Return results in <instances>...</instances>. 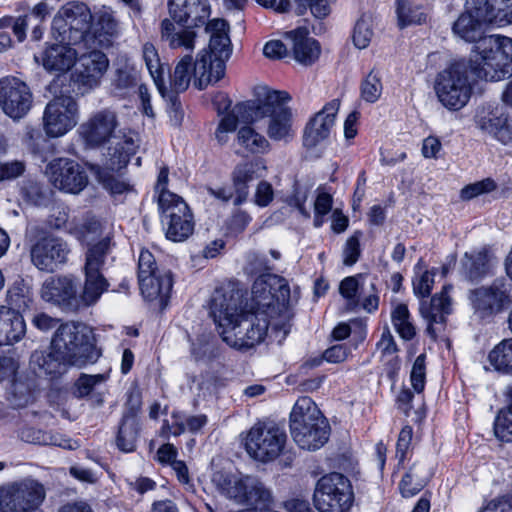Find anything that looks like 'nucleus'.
I'll return each mask as SVG.
<instances>
[{"mask_svg":"<svg viewBox=\"0 0 512 512\" xmlns=\"http://www.w3.org/2000/svg\"><path fill=\"white\" fill-rule=\"evenodd\" d=\"M205 29L211 34L209 50H201L195 60L192 52H185L176 63L171 75V87L176 93L186 91L192 77L194 86L202 90L225 75V62L232 53L228 24L223 19H213L207 23Z\"/></svg>","mask_w":512,"mask_h":512,"instance_id":"nucleus-1","label":"nucleus"},{"mask_svg":"<svg viewBox=\"0 0 512 512\" xmlns=\"http://www.w3.org/2000/svg\"><path fill=\"white\" fill-rule=\"evenodd\" d=\"M487 25L467 9L453 23L454 35L466 42H476L472 69L485 81H500L512 75V39L501 35L484 34Z\"/></svg>","mask_w":512,"mask_h":512,"instance_id":"nucleus-2","label":"nucleus"},{"mask_svg":"<svg viewBox=\"0 0 512 512\" xmlns=\"http://www.w3.org/2000/svg\"><path fill=\"white\" fill-rule=\"evenodd\" d=\"M167 9L170 18L160 23L161 40L172 50L193 52L197 38L193 29L209 22V0H168Z\"/></svg>","mask_w":512,"mask_h":512,"instance_id":"nucleus-3","label":"nucleus"},{"mask_svg":"<svg viewBox=\"0 0 512 512\" xmlns=\"http://www.w3.org/2000/svg\"><path fill=\"white\" fill-rule=\"evenodd\" d=\"M291 291L287 280L276 274H262L252 285V310L264 311L271 319L273 332L282 333L284 339L290 331L292 313L289 309Z\"/></svg>","mask_w":512,"mask_h":512,"instance_id":"nucleus-4","label":"nucleus"},{"mask_svg":"<svg viewBox=\"0 0 512 512\" xmlns=\"http://www.w3.org/2000/svg\"><path fill=\"white\" fill-rule=\"evenodd\" d=\"M290 99V95L285 91L261 88L254 101L241 104L237 109L249 110L252 121L268 117V137L274 141H286L293 136L292 111L286 105Z\"/></svg>","mask_w":512,"mask_h":512,"instance_id":"nucleus-5","label":"nucleus"},{"mask_svg":"<svg viewBox=\"0 0 512 512\" xmlns=\"http://www.w3.org/2000/svg\"><path fill=\"white\" fill-rule=\"evenodd\" d=\"M290 432L300 448L317 450L328 441L330 426L314 401L301 397L290 414Z\"/></svg>","mask_w":512,"mask_h":512,"instance_id":"nucleus-6","label":"nucleus"},{"mask_svg":"<svg viewBox=\"0 0 512 512\" xmlns=\"http://www.w3.org/2000/svg\"><path fill=\"white\" fill-rule=\"evenodd\" d=\"M51 349L68 359L69 365L82 367L100 357L92 332L82 324L67 322L60 325L51 341Z\"/></svg>","mask_w":512,"mask_h":512,"instance_id":"nucleus-7","label":"nucleus"},{"mask_svg":"<svg viewBox=\"0 0 512 512\" xmlns=\"http://www.w3.org/2000/svg\"><path fill=\"white\" fill-rule=\"evenodd\" d=\"M473 60H459L440 71L434 81V91L438 101L448 110L458 111L465 107L472 95L469 73Z\"/></svg>","mask_w":512,"mask_h":512,"instance_id":"nucleus-8","label":"nucleus"},{"mask_svg":"<svg viewBox=\"0 0 512 512\" xmlns=\"http://www.w3.org/2000/svg\"><path fill=\"white\" fill-rule=\"evenodd\" d=\"M211 481L220 494L237 504L256 506L268 505L272 500L271 491L257 478L237 475L226 470L213 472Z\"/></svg>","mask_w":512,"mask_h":512,"instance_id":"nucleus-9","label":"nucleus"},{"mask_svg":"<svg viewBox=\"0 0 512 512\" xmlns=\"http://www.w3.org/2000/svg\"><path fill=\"white\" fill-rule=\"evenodd\" d=\"M113 246L112 236L109 234L87 246L83 266L85 281L80 295L85 305L95 304L109 287V283L104 277L103 270L112 252Z\"/></svg>","mask_w":512,"mask_h":512,"instance_id":"nucleus-10","label":"nucleus"},{"mask_svg":"<svg viewBox=\"0 0 512 512\" xmlns=\"http://www.w3.org/2000/svg\"><path fill=\"white\" fill-rule=\"evenodd\" d=\"M264 311L242 312L219 333L225 343L237 350H248L264 341L268 328L277 322Z\"/></svg>","mask_w":512,"mask_h":512,"instance_id":"nucleus-11","label":"nucleus"},{"mask_svg":"<svg viewBox=\"0 0 512 512\" xmlns=\"http://www.w3.org/2000/svg\"><path fill=\"white\" fill-rule=\"evenodd\" d=\"M93 16L83 2H69L62 6L52 21V35L60 42L77 45L90 38Z\"/></svg>","mask_w":512,"mask_h":512,"instance_id":"nucleus-12","label":"nucleus"},{"mask_svg":"<svg viewBox=\"0 0 512 512\" xmlns=\"http://www.w3.org/2000/svg\"><path fill=\"white\" fill-rule=\"evenodd\" d=\"M473 316L486 323L512 305V285L504 278L496 279L489 285H482L468 293Z\"/></svg>","mask_w":512,"mask_h":512,"instance_id":"nucleus-13","label":"nucleus"},{"mask_svg":"<svg viewBox=\"0 0 512 512\" xmlns=\"http://www.w3.org/2000/svg\"><path fill=\"white\" fill-rule=\"evenodd\" d=\"M313 502L319 512H348L353 503L349 479L337 472L324 475L317 481Z\"/></svg>","mask_w":512,"mask_h":512,"instance_id":"nucleus-14","label":"nucleus"},{"mask_svg":"<svg viewBox=\"0 0 512 512\" xmlns=\"http://www.w3.org/2000/svg\"><path fill=\"white\" fill-rule=\"evenodd\" d=\"M286 439L285 431L275 422L258 421L248 431L245 447L252 458L265 463L281 454Z\"/></svg>","mask_w":512,"mask_h":512,"instance_id":"nucleus-15","label":"nucleus"},{"mask_svg":"<svg viewBox=\"0 0 512 512\" xmlns=\"http://www.w3.org/2000/svg\"><path fill=\"white\" fill-rule=\"evenodd\" d=\"M45 498L44 485L27 477L0 487V511L27 512L39 508Z\"/></svg>","mask_w":512,"mask_h":512,"instance_id":"nucleus-16","label":"nucleus"},{"mask_svg":"<svg viewBox=\"0 0 512 512\" xmlns=\"http://www.w3.org/2000/svg\"><path fill=\"white\" fill-rule=\"evenodd\" d=\"M159 210L168 239L180 242L193 233V215L183 198L174 193H163L159 198Z\"/></svg>","mask_w":512,"mask_h":512,"instance_id":"nucleus-17","label":"nucleus"},{"mask_svg":"<svg viewBox=\"0 0 512 512\" xmlns=\"http://www.w3.org/2000/svg\"><path fill=\"white\" fill-rule=\"evenodd\" d=\"M32 264L40 271L54 272L68 261L71 249L68 243L56 236H27Z\"/></svg>","mask_w":512,"mask_h":512,"instance_id":"nucleus-18","label":"nucleus"},{"mask_svg":"<svg viewBox=\"0 0 512 512\" xmlns=\"http://www.w3.org/2000/svg\"><path fill=\"white\" fill-rule=\"evenodd\" d=\"M19 287L7 291L6 301L10 307L0 306V346L18 342L25 335L26 325L19 310L27 307L26 298Z\"/></svg>","mask_w":512,"mask_h":512,"instance_id":"nucleus-19","label":"nucleus"},{"mask_svg":"<svg viewBox=\"0 0 512 512\" xmlns=\"http://www.w3.org/2000/svg\"><path fill=\"white\" fill-rule=\"evenodd\" d=\"M78 121V104L72 96L62 95L52 99L45 108L43 127L49 137L65 135Z\"/></svg>","mask_w":512,"mask_h":512,"instance_id":"nucleus-20","label":"nucleus"},{"mask_svg":"<svg viewBox=\"0 0 512 512\" xmlns=\"http://www.w3.org/2000/svg\"><path fill=\"white\" fill-rule=\"evenodd\" d=\"M33 95L29 86L15 76L0 78V107L13 120H20L31 110Z\"/></svg>","mask_w":512,"mask_h":512,"instance_id":"nucleus-21","label":"nucleus"},{"mask_svg":"<svg viewBox=\"0 0 512 512\" xmlns=\"http://www.w3.org/2000/svg\"><path fill=\"white\" fill-rule=\"evenodd\" d=\"M119 126L117 113L109 108L94 112L79 127V134L85 144L97 148L116 137Z\"/></svg>","mask_w":512,"mask_h":512,"instance_id":"nucleus-22","label":"nucleus"},{"mask_svg":"<svg viewBox=\"0 0 512 512\" xmlns=\"http://www.w3.org/2000/svg\"><path fill=\"white\" fill-rule=\"evenodd\" d=\"M46 173L55 188L71 194L80 193L88 184L86 170L77 162L67 158L53 160Z\"/></svg>","mask_w":512,"mask_h":512,"instance_id":"nucleus-23","label":"nucleus"},{"mask_svg":"<svg viewBox=\"0 0 512 512\" xmlns=\"http://www.w3.org/2000/svg\"><path fill=\"white\" fill-rule=\"evenodd\" d=\"M452 285H444L439 293H436L430 301H422L420 313L427 320L426 333L432 340H436L444 333L447 316L452 313V298L450 293Z\"/></svg>","mask_w":512,"mask_h":512,"instance_id":"nucleus-24","label":"nucleus"},{"mask_svg":"<svg viewBox=\"0 0 512 512\" xmlns=\"http://www.w3.org/2000/svg\"><path fill=\"white\" fill-rule=\"evenodd\" d=\"M41 297L63 309H76L78 307L77 283L72 276H51L42 284Z\"/></svg>","mask_w":512,"mask_h":512,"instance_id":"nucleus-25","label":"nucleus"},{"mask_svg":"<svg viewBox=\"0 0 512 512\" xmlns=\"http://www.w3.org/2000/svg\"><path fill=\"white\" fill-rule=\"evenodd\" d=\"M241 299L238 291L233 288H217L210 300V314L219 331L226 328L240 315Z\"/></svg>","mask_w":512,"mask_h":512,"instance_id":"nucleus-26","label":"nucleus"},{"mask_svg":"<svg viewBox=\"0 0 512 512\" xmlns=\"http://www.w3.org/2000/svg\"><path fill=\"white\" fill-rule=\"evenodd\" d=\"M339 107L340 100L333 99L309 121L303 137V143L306 147L313 148L329 137Z\"/></svg>","mask_w":512,"mask_h":512,"instance_id":"nucleus-27","label":"nucleus"},{"mask_svg":"<svg viewBox=\"0 0 512 512\" xmlns=\"http://www.w3.org/2000/svg\"><path fill=\"white\" fill-rule=\"evenodd\" d=\"M76 80L89 89L97 87L109 67V60L102 51L92 50L78 56Z\"/></svg>","mask_w":512,"mask_h":512,"instance_id":"nucleus-28","label":"nucleus"},{"mask_svg":"<svg viewBox=\"0 0 512 512\" xmlns=\"http://www.w3.org/2000/svg\"><path fill=\"white\" fill-rule=\"evenodd\" d=\"M266 166L261 159L247 161L235 166L231 178L235 197L233 204L239 206L243 204L249 195V184L264 176Z\"/></svg>","mask_w":512,"mask_h":512,"instance_id":"nucleus-29","label":"nucleus"},{"mask_svg":"<svg viewBox=\"0 0 512 512\" xmlns=\"http://www.w3.org/2000/svg\"><path fill=\"white\" fill-rule=\"evenodd\" d=\"M71 45L60 42L47 46L41 54L43 67L50 72L65 73L69 71L78 58L77 51Z\"/></svg>","mask_w":512,"mask_h":512,"instance_id":"nucleus-30","label":"nucleus"},{"mask_svg":"<svg viewBox=\"0 0 512 512\" xmlns=\"http://www.w3.org/2000/svg\"><path fill=\"white\" fill-rule=\"evenodd\" d=\"M139 286L142 295L148 300L168 298L173 287V278L170 271L153 272L139 277Z\"/></svg>","mask_w":512,"mask_h":512,"instance_id":"nucleus-31","label":"nucleus"},{"mask_svg":"<svg viewBox=\"0 0 512 512\" xmlns=\"http://www.w3.org/2000/svg\"><path fill=\"white\" fill-rule=\"evenodd\" d=\"M293 41V52L295 59L304 65H311L320 55L321 48L313 38L307 37L305 28H298L287 33Z\"/></svg>","mask_w":512,"mask_h":512,"instance_id":"nucleus-32","label":"nucleus"},{"mask_svg":"<svg viewBox=\"0 0 512 512\" xmlns=\"http://www.w3.org/2000/svg\"><path fill=\"white\" fill-rule=\"evenodd\" d=\"M139 405H136L130 412H124L116 438L117 447L123 452H132L136 448V442L139 436V421L137 414Z\"/></svg>","mask_w":512,"mask_h":512,"instance_id":"nucleus-33","label":"nucleus"},{"mask_svg":"<svg viewBox=\"0 0 512 512\" xmlns=\"http://www.w3.org/2000/svg\"><path fill=\"white\" fill-rule=\"evenodd\" d=\"M30 365L39 374L56 376L61 374L62 368L69 365L68 359H62V355L51 349L49 353L35 351L30 357Z\"/></svg>","mask_w":512,"mask_h":512,"instance_id":"nucleus-34","label":"nucleus"},{"mask_svg":"<svg viewBox=\"0 0 512 512\" xmlns=\"http://www.w3.org/2000/svg\"><path fill=\"white\" fill-rule=\"evenodd\" d=\"M505 117L498 106L482 105L476 110L475 123L482 132L495 138L501 126L505 124Z\"/></svg>","mask_w":512,"mask_h":512,"instance_id":"nucleus-35","label":"nucleus"},{"mask_svg":"<svg viewBox=\"0 0 512 512\" xmlns=\"http://www.w3.org/2000/svg\"><path fill=\"white\" fill-rule=\"evenodd\" d=\"M493 255L482 249L476 253H465L463 266L470 280H479L490 273L493 266Z\"/></svg>","mask_w":512,"mask_h":512,"instance_id":"nucleus-36","label":"nucleus"},{"mask_svg":"<svg viewBox=\"0 0 512 512\" xmlns=\"http://www.w3.org/2000/svg\"><path fill=\"white\" fill-rule=\"evenodd\" d=\"M20 438L32 444L54 445L63 448L73 449L71 440L63 439L59 434L42 431L34 427H24L20 431Z\"/></svg>","mask_w":512,"mask_h":512,"instance_id":"nucleus-37","label":"nucleus"},{"mask_svg":"<svg viewBox=\"0 0 512 512\" xmlns=\"http://www.w3.org/2000/svg\"><path fill=\"white\" fill-rule=\"evenodd\" d=\"M142 57L146 67L161 93L164 89V66L160 61L157 49L152 43H145L142 47Z\"/></svg>","mask_w":512,"mask_h":512,"instance_id":"nucleus-38","label":"nucleus"},{"mask_svg":"<svg viewBox=\"0 0 512 512\" xmlns=\"http://www.w3.org/2000/svg\"><path fill=\"white\" fill-rule=\"evenodd\" d=\"M488 360L495 370L512 374V338L504 339L488 355Z\"/></svg>","mask_w":512,"mask_h":512,"instance_id":"nucleus-39","label":"nucleus"},{"mask_svg":"<svg viewBox=\"0 0 512 512\" xmlns=\"http://www.w3.org/2000/svg\"><path fill=\"white\" fill-rule=\"evenodd\" d=\"M138 145L132 137H124L123 140L116 143L114 152L110 154L108 168L111 170H120L130 161V157L136 153Z\"/></svg>","mask_w":512,"mask_h":512,"instance_id":"nucleus-40","label":"nucleus"},{"mask_svg":"<svg viewBox=\"0 0 512 512\" xmlns=\"http://www.w3.org/2000/svg\"><path fill=\"white\" fill-rule=\"evenodd\" d=\"M396 4V13L400 28L413 24H421L426 20V14L423 12L420 5H415L409 0H396Z\"/></svg>","mask_w":512,"mask_h":512,"instance_id":"nucleus-41","label":"nucleus"},{"mask_svg":"<svg viewBox=\"0 0 512 512\" xmlns=\"http://www.w3.org/2000/svg\"><path fill=\"white\" fill-rule=\"evenodd\" d=\"M237 140L239 145L251 153H264L270 147L268 140L250 126H243L239 129Z\"/></svg>","mask_w":512,"mask_h":512,"instance_id":"nucleus-42","label":"nucleus"},{"mask_svg":"<svg viewBox=\"0 0 512 512\" xmlns=\"http://www.w3.org/2000/svg\"><path fill=\"white\" fill-rule=\"evenodd\" d=\"M392 324L401 338L411 340L416 330L410 321V313L405 304L397 305L391 313Z\"/></svg>","mask_w":512,"mask_h":512,"instance_id":"nucleus-43","label":"nucleus"},{"mask_svg":"<svg viewBox=\"0 0 512 512\" xmlns=\"http://www.w3.org/2000/svg\"><path fill=\"white\" fill-rule=\"evenodd\" d=\"M429 475H422L420 468L412 466L400 482V491L403 497H412L419 493L426 485Z\"/></svg>","mask_w":512,"mask_h":512,"instance_id":"nucleus-44","label":"nucleus"},{"mask_svg":"<svg viewBox=\"0 0 512 512\" xmlns=\"http://www.w3.org/2000/svg\"><path fill=\"white\" fill-rule=\"evenodd\" d=\"M48 224L51 228L64 230L75 237H81L82 233L78 231V225L75 218L70 219L69 208L65 206H57L53 209L52 214L48 218Z\"/></svg>","mask_w":512,"mask_h":512,"instance_id":"nucleus-45","label":"nucleus"},{"mask_svg":"<svg viewBox=\"0 0 512 512\" xmlns=\"http://www.w3.org/2000/svg\"><path fill=\"white\" fill-rule=\"evenodd\" d=\"M373 18L371 14H363L355 24L353 42L359 49H365L371 42L373 33Z\"/></svg>","mask_w":512,"mask_h":512,"instance_id":"nucleus-46","label":"nucleus"},{"mask_svg":"<svg viewBox=\"0 0 512 512\" xmlns=\"http://www.w3.org/2000/svg\"><path fill=\"white\" fill-rule=\"evenodd\" d=\"M382 90L380 74L372 69L361 83V97L368 103H375L380 98Z\"/></svg>","mask_w":512,"mask_h":512,"instance_id":"nucleus-47","label":"nucleus"},{"mask_svg":"<svg viewBox=\"0 0 512 512\" xmlns=\"http://www.w3.org/2000/svg\"><path fill=\"white\" fill-rule=\"evenodd\" d=\"M494 0H466L465 9L486 24L495 23Z\"/></svg>","mask_w":512,"mask_h":512,"instance_id":"nucleus-48","label":"nucleus"},{"mask_svg":"<svg viewBox=\"0 0 512 512\" xmlns=\"http://www.w3.org/2000/svg\"><path fill=\"white\" fill-rule=\"evenodd\" d=\"M9 400L15 408H22L33 401V391L30 383L14 379L10 388Z\"/></svg>","mask_w":512,"mask_h":512,"instance_id":"nucleus-49","label":"nucleus"},{"mask_svg":"<svg viewBox=\"0 0 512 512\" xmlns=\"http://www.w3.org/2000/svg\"><path fill=\"white\" fill-rule=\"evenodd\" d=\"M494 434L502 442L512 441V409H501L494 421Z\"/></svg>","mask_w":512,"mask_h":512,"instance_id":"nucleus-50","label":"nucleus"},{"mask_svg":"<svg viewBox=\"0 0 512 512\" xmlns=\"http://www.w3.org/2000/svg\"><path fill=\"white\" fill-rule=\"evenodd\" d=\"M294 11L297 15H304L308 10L316 18H325L330 13L328 0H294Z\"/></svg>","mask_w":512,"mask_h":512,"instance_id":"nucleus-51","label":"nucleus"},{"mask_svg":"<svg viewBox=\"0 0 512 512\" xmlns=\"http://www.w3.org/2000/svg\"><path fill=\"white\" fill-rule=\"evenodd\" d=\"M137 84L136 72L127 67H120L116 69L114 78L112 80V86L119 93H124L130 88H133Z\"/></svg>","mask_w":512,"mask_h":512,"instance_id":"nucleus-52","label":"nucleus"},{"mask_svg":"<svg viewBox=\"0 0 512 512\" xmlns=\"http://www.w3.org/2000/svg\"><path fill=\"white\" fill-rule=\"evenodd\" d=\"M106 378L107 377L104 374H82L75 382V390L73 392L74 396L77 398H83L88 396L92 392L94 387L100 383L105 382Z\"/></svg>","mask_w":512,"mask_h":512,"instance_id":"nucleus-53","label":"nucleus"},{"mask_svg":"<svg viewBox=\"0 0 512 512\" xmlns=\"http://www.w3.org/2000/svg\"><path fill=\"white\" fill-rule=\"evenodd\" d=\"M362 232L355 231L347 240L343 248V264L346 266L354 265L361 255L360 239Z\"/></svg>","mask_w":512,"mask_h":512,"instance_id":"nucleus-54","label":"nucleus"},{"mask_svg":"<svg viewBox=\"0 0 512 512\" xmlns=\"http://www.w3.org/2000/svg\"><path fill=\"white\" fill-rule=\"evenodd\" d=\"M339 291L347 300L349 308L355 309L359 305V299L357 298L359 291L358 276L344 278L340 283Z\"/></svg>","mask_w":512,"mask_h":512,"instance_id":"nucleus-55","label":"nucleus"},{"mask_svg":"<svg viewBox=\"0 0 512 512\" xmlns=\"http://www.w3.org/2000/svg\"><path fill=\"white\" fill-rule=\"evenodd\" d=\"M497 188L495 181L492 178H486L481 181L466 185L460 192L463 200H470L484 193H489Z\"/></svg>","mask_w":512,"mask_h":512,"instance_id":"nucleus-56","label":"nucleus"},{"mask_svg":"<svg viewBox=\"0 0 512 512\" xmlns=\"http://www.w3.org/2000/svg\"><path fill=\"white\" fill-rule=\"evenodd\" d=\"M272 268L268 265L267 259L265 256L260 255L255 252H249L246 256V265L244 267V271L248 275H256L259 274H270L269 271Z\"/></svg>","mask_w":512,"mask_h":512,"instance_id":"nucleus-57","label":"nucleus"},{"mask_svg":"<svg viewBox=\"0 0 512 512\" xmlns=\"http://www.w3.org/2000/svg\"><path fill=\"white\" fill-rule=\"evenodd\" d=\"M103 187L113 196L133 192V185L114 175L108 174L100 177Z\"/></svg>","mask_w":512,"mask_h":512,"instance_id":"nucleus-58","label":"nucleus"},{"mask_svg":"<svg viewBox=\"0 0 512 512\" xmlns=\"http://www.w3.org/2000/svg\"><path fill=\"white\" fill-rule=\"evenodd\" d=\"M332 196L326 192L319 193L314 202V226L321 227L324 217L331 211Z\"/></svg>","mask_w":512,"mask_h":512,"instance_id":"nucleus-59","label":"nucleus"},{"mask_svg":"<svg viewBox=\"0 0 512 512\" xmlns=\"http://www.w3.org/2000/svg\"><path fill=\"white\" fill-rule=\"evenodd\" d=\"M29 19V15L19 16L17 18L12 16L3 17L0 19V29L11 26L13 33L17 37L18 41L22 42L26 38V29Z\"/></svg>","mask_w":512,"mask_h":512,"instance_id":"nucleus-60","label":"nucleus"},{"mask_svg":"<svg viewBox=\"0 0 512 512\" xmlns=\"http://www.w3.org/2000/svg\"><path fill=\"white\" fill-rule=\"evenodd\" d=\"M425 376V355L420 354L414 361L410 375L411 384L417 393L422 392L425 387Z\"/></svg>","mask_w":512,"mask_h":512,"instance_id":"nucleus-61","label":"nucleus"},{"mask_svg":"<svg viewBox=\"0 0 512 512\" xmlns=\"http://www.w3.org/2000/svg\"><path fill=\"white\" fill-rule=\"evenodd\" d=\"M25 170V162L20 160L0 162V181L14 180L22 176Z\"/></svg>","mask_w":512,"mask_h":512,"instance_id":"nucleus-62","label":"nucleus"},{"mask_svg":"<svg viewBox=\"0 0 512 512\" xmlns=\"http://www.w3.org/2000/svg\"><path fill=\"white\" fill-rule=\"evenodd\" d=\"M97 23L101 30L108 35H113L117 31L118 22L111 8L103 6L97 12Z\"/></svg>","mask_w":512,"mask_h":512,"instance_id":"nucleus-63","label":"nucleus"},{"mask_svg":"<svg viewBox=\"0 0 512 512\" xmlns=\"http://www.w3.org/2000/svg\"><path fill=\"white\" fill-rule=\"evenodd\" d=\"M477 512H512V494L499 496L488 501Z\"/></svg>","mask_w":512,"mask_h":512,"instance_id":"nucleus-64","label":"nucleus"}]
</instances>
